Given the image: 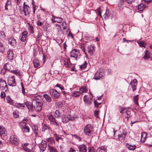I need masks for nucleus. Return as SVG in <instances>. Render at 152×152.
Listing matches in <instances>:
<instances>
[{"instance_id": "obj_62", "label": "nucleus", "mask_w": 152, "mask_h": 152, "mask_svg": "<svg viewBox=\"0 0 152 152\" xmlns=\"http://www.w3.org/2000/svg\"><path fill=\"white\" fill-rule=\"evenodd\" d=\"M84 46H85V44L83 43L81 45V47L82 48V49L83 51L84 52H85V54L86 55V53L85 52V48H84Z\"/></svg>"}, {"instance_id": "obj_24", "label": "nucleus", "mask_w": 152, "mask_h": 152, "mask_svg": "<svg viewBox=\"0 0 152 152\" xmlns=\"http://www.w3.org/2000/svg\"><path fill=\"white\" fill-rule=\"evenodd\" d=\"M126 146L129 150L131 151L134 150L136 148V145H132L131 144L126 143Z\"/></svg>"}, {"instance_id": "obj_13", "label": "nucleus", "mask_w": 152, "mask_h": 152, "mask_svg": "<svg viewBox=\"0 0 152 152\" xmlns=\"http://www.w3.org/2000/svg\"><path fill=\"white\" fill-rule=\"evenodd\" d=\"M24 104L25 105H26L29 111H31V112L33 111L34 110V105L33 103H31L30 102L27 101Z\"/></svg>"}, {"instance_id": "obj_49", "label": "nucleus", "mask_w": 152, "mask_h": 152, "mask_svg": "<svg viewBox=\"0 0 152 152\" xmlns=\"http://www.w3.org/2000/svg\"><path fill=\"white\" fill-rule=\"evenodd\" d=\"M56 86L59 88L61 90H63L64 89V87L62 86V85L58 83L56 85Z\"/></svg>"}, {"instance_id": "obj_21", "label": "nucleus", "mask_w": 152, "mask_h": 152, "mask_svg": "<svg viewBox=\"0 0 152 152\" xmlns=\"http://www.w3.org/2000/svg\"><path fill=\"white\" fill-rule=\"evenodd\" d=\"M21 123H23V124L24 125L22 128V130L24 132H29L30 129L29 127L26 125V122H21Z\"/></svg>"}, {"instance_id": "obj_17", "label": "nucleus", "mask_w": 152, "mask_h": 152, "mask_svg": "<svg viewBox=\"0 0 152 152\" xmlns=\"http://www.w3.org/2000/svg\"><path fill=\"white\" fill-rule=\"evenodd\" d=\"M78 148L80 152H87V147L84 144L79 145Z\"/></svg>"}, {"instance_id": "obj_14", "label": "nucleus", "mask_w": 152, "mask_h": 152, "mask_svg": "<svg viewBox=\"0 0 152 152\" xmlns=\"http://www.w3.org/2000/svg\"><path fill=\"white\" fill-rule=\"evenodd\" d=\"M7 54L8 58L10 60H12L14 55L13 50L11 49H9L7 51Z\"/></svg>"}, {"instance_id": "obj_41", "label": "nucleus", "mask_w": 152, "mask_h": 152, "mask_svg": "<svg viewBox=\"0 0 152 152\" xmlns=\"http://www.w3.org/2000/svg\"><path fill=\"white\" fill-rule=\"evenodd\" d=\"M106 12L104 15V18L105 19H107L109 18L110 16L109 11L108 8L106 9Z\"/></svg>"}, {"instance_id": "obj_12", "label": "nucleus", "mask_w": 152, "mask_h": 152, "mask_svg": "<svg viewBox=\"0 0 152 152\" xmlns=\"http://www.w3.org/2000/svg\"><path fill=\"white\" fill-rule=\"evenodd\" d=\"M46 147L47 142L45 141H42L39 145V147L41 152H43L45 150Z\"/></svg>"}, {"instance_id": "obj_55", "label": "nucleus", "mask_w": 152, "mask_h": 152, "mask_svg": "<svg viewBox=\"0 0 152 152\" xmlns=\"http://www.w3.org/2000/svg\"><path fill=\"white\" fill-rule=\"evenodd\" d=\"M12 72L18 75H20V72L19 71H18V70H14L12 71Z\"/></svg>"}, {"instance_id": "obj_26", "label": "nucleus", "mask_w": 152, "mask_h": 152, "mask_svg": "<svg viewBox=\"0 0 152 152\" xmlns=\"http://www.w3.org/2000/svg\"><path fill=\"white\" fill-rule=\"evenodd\" d=\"M151 54V53L150 51L147 50L145 52V55L143 58L145 59H148L150 58Z\"/></svg>"}, {"instance_id": "obj_29", "label": "nucleus", "mask_w": 152, "mask_h": 152, "mask_svg": "<svg viewBox=\"0 0 152 152\" xmlns=\"http://www.w3.org/2000/svg\"><path fill=\"white\" fill-rule=\"evenodd\" d=\"M64 64L66 67H69L71 64L70 59L67 58L65 60Z\"/></svg>"}, {"instance_id": "obj_59", "label": "nucleus", "mask_w": 152, "mask_h": 152, "mask_svg": "<svg viewBox=\"0 0 152 152\" xmlns=\"http://www.w3.org/2000/svg\"><path fill=\"white\" fill-rule=\"evenodd\" d=\"M97 11L99 15H101V12L102 11L101 10V8L100 7H99L97 10Z\"/></svg>"}, {"instance_id": "obj_42", "label": "nucleus", "mask_w": 152, "mask_h": 152, "mask_svg": "<svg viewBox=\"0 0 152 152\" xmlns=\"http://www.w3.org/2000/svg\"><path fill=\"white\" fill-rule=\"evenodd\" d=\"M87 91V89L84 87H82L79 89V92L80 93V94H83V93L86 92Z\"/></svg>"}, {"instance_id": "obj_63", "label": "nucleus", "mask_w": 152, "mask_h": 152, "mask_svg": "<svg viewBox=\"0 0 152 152\" xmlns=\"http://www.w3.org/2000/svg\"><path fill=\"white\" fill-rule=\"evenodd\" d=\"M119 109L120 110H122L123 111H124L125 110H126V108L125 107H123L121 106H120L119 108Z\"/></svg>"}, {"instance_id": "obj_2", "label": "nucleus", "mask_w": 152, "mask_h": 152, "mask_svg": "<svg viewBox=\"0 0 152 152\" xmlns=\"http://www.w3.org/2000/svg\"><path fill=\"white\" fill-rule=\"evenodd\" d=\"M104 75V69L102 68H100L96 73L93 79L96 80H99L100 78L102 79Z\"/></svg>"}, {"instance_id": "obj_48", "label": "nucleus", "mask_w": 152, "mask_h": 152, "mask_svg": "<svg viewBox=\"0 0 152 152\" xmlns=\"http://www.w3.org/2000/svg\"><path fill=\"white\" fill-rule=\"evenodd\" d=\"M88 152H95V150L93 147H89L88 148Z\"/></svg>"}, {"instance_id": "obj_43", "label": "nucleus", "mask_w": 152, "mask_h": 152, "mask_svg": "<svg viewBox=\"0 0 152 152\" xmlns=\"http://www.w3.org/2000/svg\"><path fill=\"white\" fill-rule=\"evenodd\" d=\"M45 141H46V142H47L51 144L54 141V140L52 137H49L46 138Z\"/></svg>"}, {"instance_id": "obj_19", "label": "nucleus", "mask_w": 152, "mask_h": 152, "mask_svg": "<svg viewBox=\"0 0 152 152\" xmlns=\"http://www.w3.org/2000/svg\"><path fill=\"white\" fill-rule=\"evenodd\" d=\"M9 43L12 46H15L16 45V40L13 37L10 38L8 39Z\"/></svg>"}, {"instance_id": "obj_5", "label": "nucleus", "mask_w": 152, "mask_h": 152, "mask_svg": "<svg viewBox=\"0 0 152 152\" xmlns=\"http://www.w3.org/2000/svg\"><path fill=\"white\" fill-rule=\"evenodd\" d=\"M23 11L25 16L28 17L31 12L30 8L24 2L23 6Z\"/></svg>"}, {"instance_id": "obj_32", "label": "nucleus", "mask_w": 152, "mask_h": 152, "mask_svg": "<svg viewBox=\"0 0 152 152\" xmlns=\"http://www.w3.org/2000/svg\"><path fill=\"white\" fill-rule=\"evenodd\" d=\"M137 43L140 47H145V45H146V43L145 42H142L141 41H137Z\"/></svg>"}, {"instance_id": "obj_20", "label": "nucleus", "mask_w": 152, "mask_h": 152, "mask_svg": "<svg viewBox=\"0 0 152 152\" xmlns=\"http://www.w3.org/2000/svg\"><path fill=\"white\" fill-rule=\"evenodd\" d=\"M7 133L5 129L2 126L0 127V136H5L6 135Z\"/></svg>"}, {"instance_id": "obj_53", "label": "nucleus", "mask_w": 152, "mask_h": 152, "mask_svg": "<svg viewBox=\"0 0 152 152\" xmlns=\"http://www.w3.org/2000/svg\"><path fill=\"white\" fill-rule=\"evenodd\" d=\"M72 136L74 137H75V138L78 139L79 141H81V138L80 137L77 135L76 134H75L74 135H72Z\"/></svg>"}, {"instance_id": "obj_57", "label": "nucleus", "mask_w": 152, "mask_h": 152, "mask_svg": "<svg viewBox=\"0 0 152 152\" xmlns=\"http://www.w3.org/2000/svg\"><path fill=\"white\" fill-rule=\"evenodd\" d=\"M99 148L101 150H103L104 152H106V148L104 146H102L99 147Z\"/></svg>"}, {"instance_id": "obj_28", "label": "nucleus", "mask_w": 152, "mask_h": 152, "mask_svg": "<svg viewBox=\"0 0 152 152\" xmlns=\"http://www.w3.org/2000/svg\"><path fill=\"white\" fill-rule=\"evenodd\" d=\"M146 6L143 4H141L138 5V10L139 11H142L146 7Z\"/></svg>"}, {"instance_id": "obj_52", "label": "nucleus", "mask_w": 152, "mask_h": 152, "mask_svg": "<svg viewBox=\"0 0 152 152\" xmlns=\"http://www.w3.org/2000/svg\"><path fill=\"white\" fill-rule=\"evenodd\" d=\"M28 29L30 33H34V27L32 26H31V25L29 26V27L28 28Z\"/></svg>"}, {"instance_id": "obj_40", "label": "nucleus", "mask_w": 152, "mask_h": 152, "mask_svg": "<svg viewBox=\"0 0 152 152\" xmlns=\"http://www.w3.org/2000/svg\"><path fill=\"white\" fill-rule=\"evenodd\" d=\"M15 105L17 107L19 108L24 107H25L24 104L15 103Z\"/></svg>"}, {"instance_id": "obj_30", "label": "nucleus", "mask_w": 152, "mask_h": 152, "mask_svg": "<svg viewBox=\"0 0 152 152\" xmlns=\"http://www.w3.org/2000/svg\"><path fill=\"white\" fill-rule=\"evenodd\" d=\"M49 129H50L48 126L45 124L44 125L42 128V131L48 132L49 131Z\"/></svg>"}, {"instance_id": "obj_6", "label": "nucleus", "mask_w": 152, "mask_h": 152, "mask_svg": "<svg viewBox=\"0 0 152 152\" xmlns=\"http://www.w3.org/2000/svg\"><path fill=\"white\" fill-rule=\"evenodd\" d=\"M10 142L11 143L16 146L19 144V140L15 135H12L10 136Z\"/></svg>"}, {"instance_id": "obj_35", "label": "nucleus", "mask_w": 152, "mask_h": 152, "mask_svg": "<svg viewBox=\"0 0 152 152\" xmlns=\"http://www.w3.org/2000/svg\"><path fill=\"white\" fill-rule=\"evenodd\" d=\"M138 95L135 96L133 97V100H134V102L135 103V104L137 106H139V104L138 102Z\"/></svg>"}, {"instance_id": "obj_54", "label": "nucleus", "mask_w": 152, "mask_h": 152, "mask_svg": "<svg viewBox=\"0 0 152 152\" xmlns=\"http://www.w3.org/2000/svg\"><path fill=\"white\" fill-rule=\"evenodd\" d=\"M28 35V32L27 31H24L22 33V35L26 37H27Z\"/></svg>"}, {"instance_id": "obj_38", "label": "nucleus", "mask_w": 152, "mask_h": 152, "mask_svg": "<svg viewBox=\"0 0 152 152\" xmlns=\"http://www.w3.org/2000/svg\"><path fill=\"white\" fill-rule=\"evenodd\" d=\"M54 137L55 138L56 140L58 142H59V140L62 139L60 135H58L56 133L54 134Z\"/></svg>"}, {"instance_id": "obj_25", "label": "nucleus", "mask_w": 152, "mask_h": 152, "mask_svg": "<svg viewBox=\"0 0 152 152\" xmlns=\"http://www.w3.org/2000/svg\"><path fill=\"white\" fill-rule=\"evenodd\" d=\"M147 135V134L145 132H143L141 134V142H144L145 140L146 139V137Z\"/></svg>"}, {"instance_id": "obj_3", "label": "nucleus", "mask_w": 152, "mask_h": 152, "mask_svg": "<svg viewBox=\"0 0 152 152\" xmlns=\"http://www.w3.org/2000/svg\"><path fill=\"white\" fill-rule=\"evenodd\" d=\"M93 126L91 125H87L84 128V133L86 135L90 136L93 131Z\"/></svg>"}, {"instance_id": "obj_39", "label": "nucleus", "mask_w": 152, "mask_h": 152, "mask_svg": "<svg viewBox=\"0 0 152 152\" xmlns=\"http://www.w3.org/2000/svg\"><path fill=\"white\" fill-rule=\"evenodd\" d=\"M80 95V93L79 91H73L71 95L73 96L77 97L79 96Z\"/></svg>"}, {"instance_id": "obj_61", "label": "nucleus", "mask_w": 152, "mask_h": 152, "mask_svg": "<svg viewBox=\"0 0 152 152\" xmlns=\"http://www.w3.org/2000/svg\"><path fill=\"white\" fill-rule=\"evenodd\" d=\"M99 111L96 110L94 112V115L95 116L96 118H98V114Z\"/></svg>"}, {"instance_id": "obj_15", "label": "nucleus", "mask_w": 152, "mask_h": 152, "mask_svg": "<svg viewBox=\"0 0 152 152\" xmlns=\"http://www.w3.org/2000/svg\"><path fill=\"white\" fill-rule=\"evenodd\" d=\"M34 67L36 68H38L41 67L40 61L37 58H35L33 61Z\"/></svg>"}, {"instance_id": "obj_47", "label": "nucleus", "mask_w": 152, "mask_h": 152, "mask_svg": "<svg viewBox=\"0 0 152 152\" xmlns=\"http://www.w3.org/2000/svg\"><path fill=\"white\" fill-rule=\"evenodd\" d=\"M87 62L85 61L84 63L82 65L80 66V68L81 69L86 68L87 66Z\"/></svg>"}, {"instance_id": "obj_45", "label": "nucleus", "mask_w": 152, "mask_h": 152, "mask_svg": "<svg viewBox=\"0 0 152 152\" xmlns=\"http://www.w3.org/2000/svg\"><path fill=\"white\" fill-rule=\"evenodd\" d=\"M33 129L34 131V133L36 134V135H37L38 134V127L37 126H34V128H33Z\"/></svg>"}, {"instance_id": "obj_22", "label": "nucleus", "mask_w": 152, "mask_h": 152, "mask_svg": "<svg viewBox=\"0 0 152 152\" xmlns=\"http://www.w3.org/2000/svg\"><path fill=\"white\" fill-rule=\"evenodd\" d=\"M70 119L65 115H63L62 116V121L64 123H67L69 121Z\"/></svg>"}, {"instance_id": "obj_27", "label": "nucleus", "mask_w": 152, "mask_h": 152, "mask_svg": "<svg viewBox=\"0 0 152 152\" xmlns=\"http://www.w3.org/2000/svg\"><path fill=\"white\" fill-rule=\"evenodd\" d=\"M43 97L48 102H51L52 98L49 95L46 94H45L43 95Z\"/></svg>"}, {"instance_id": "obj_18", "label": "nucleus", "mask_w": 152, "mask_h": 152, "mask_svg": "<svg viewBox=\"0 0 152 152\" xmlns=\"http://www.w3.org/2000/svg\"><path fill=\"white\" fill-rule=\"evenodd\" d=\"M94 47L93 45H89L88 46V52L89 54L92 56L94 52Z\"/></svg>"}, {"instance_id": "obj_7", "label": "nucleus", "mask_w": 152, "mask_h": 152, "mask_svg": "<svg viewBox=\"0 0 152 152\" xmlns=\"http://www.w3.org/2000/svg\"><path fill=\"white\" fill-rule=\"evenodd\" d=\"M50 93L52 97L55 99H58L60 96V93L53 89L50 90Z\"/></svg>"}, {"instance_id": "obj_56", "label": "nucleus", "mask_w": 152, "mask_h": 152, "mask_svg": "<svg viewBox=\"0 0 152 152\" xmlns=\"http://www.w3.org/2000/svg\"><path fill=\"white\" fill-rule=\"evenodd\" d=\"M85 37L86 40L91 41L93 40L92 37H91L89 36H86Z\"/></svg>"}, {"instance_id": "obj_31", "label": "nucleus", "mask_w": 152, "mask_h": 152, "mask_svg": "<svg viewBox=\"0 0 152 152\" xmlns=\"http://www.w3.org/2000/svg\"><path fill=\"white\" fill-rule=\"evenodd\" d=\"M55 105L56 107L58 108H61L63 106V102L61 101L56 102V103Z\"/></svg>"}, {"instance_id": "obj_64", "label": "nucleus", "mask_w": 152, "mask_h": 152, "mask_svg": "<svg viewBox=\"0 0 152 152\" xmlns=\"http://www.w3.org/2000/svg\"><path fill=\"white\" fill-rule=\"evenodd\" d=\"M13 115L14 116L15 118H17L18 116V114L16 113V112H14L13 113Z\"/></svg>"}, {"instance_id": "obj_51", "label": "nucleus", "mask_w": 152, "mask_h": 152, "mask_svg": "<svg viewBox=\"0 0 152 152\" xmlns=\"http://www.w3.org/2000/svg\"><path fill=\"white\" fill-rule=\"evenodd\" d=\"M5 35L3 31L0 32V37L1 38H4L5 37Z\"/></svg>"}, {"instance_id": "obj_34", "label": "nucleus", "mask_w": 152, "mask_h": 152, "mask_svg": "<svg viewBox=\"0 0 152 152\" xmlns=\"http://www.w3.org/2000/svg\"><path fill=\"white\" fill-rule=\"evenodd\" d=\"M131 115V113L130 111L127 110L126 111V115L125 117L126 118L127 120L130 118Z\"/></svg>"}, {"instance_id": "obj_37", "label": "nucleus", "mask_w": 152, "mask_h": 152, "mask_svg": "<svg viewBox=\"0 0 152 152\" xmlns=\"http://www.w3.org/2000/svg\"><path fill=\"white\" fill-rule=\"evenodd\" d=\"M48 146L49 147V149L50 152H58L57 150L53 147L50 146L49 145H48Z\"/></svg>"}, {"instance_id": "obj_9", "label": "nucleus", "mask_w": 152, "mask_h": 152, "mask_svg": "<svg viewBox=\"0 0 152 152\" xmlns=\"http://www.w3.org/2000/svg\"><path fill=\"white\" fill-rule=\"evenodd\" d=\"M47 117L51 124L55 126H59L55 118L53 117L52 114H49L47 115Z\"/></svg>"}, {"instance_id": "obj_58", "label": "nucleus", "mask_w": 152, "mask_h": 152, "mask_svg": "<svg viewBox=\"0 0 152 152\" xmlns=\"http://www.w3.org/2000/svg\"><path fill=\"white\" fill-rule=\"evenodd\" d=\"M6 95L4 92L3 91H2L0 95V96L1 98H4L5 97Z\"/></svg>"}, {"instance_id": "obj_36", "label": "nucleus", "mask_w": 152, "mask_h": 152, "mask_svg": "<svg viewBox=\"0 0 152 152\" xmlns=\"http://www.w3.org/2000/svg\"><path fill=\"white\" fill-rule=\"evenodd\" d=\"M6 99L9 103L10 104H13L14 103V101L9 96H7Z\"/></svg>"}, {"instance_id": "obj_60", "label": "nucleus", "mask_w": 152, "mask_h": 152, "mask_svg": "<svg viewBox=\"0 0 152 152\" xmlns=\"http://www.w3.org/2000/svg\"><path fill=\"white\" fill-rule=\"evenodd\" d=\"M94 105L96 107H98V106L100 104H101V103H98L96 101H94Z\"/></svg>"}, {"instance_id": "obj_16", "label": "nucleus", "mask_w": 152, "mask_h": 152, "mask_svg": "<svg viewBox=\"0 0 152 152\" xmlns=\"http://www.w3.org/2000/svg\"><path fill=\"white\" fill-rule=\"evenodd\" d=\"M83 101L86 104L90 105L92 103L93 100L91 98V97L87 98V96L85 95L84 96Z\"/></svg>"}, {"instance_id": "obj_8", "label": "nucleus", "mask_w": 152, "mask_h": 152, "mask_svg": "<svg viewBox=\"0 0 152 152\" xmlns=\"http://www.w3.org/2000/svg\"><path fill=\"white\" fill-rule=\"evenodd\" d=\"M7 83L8 85L10 86H16V83L14 76H12L8 77Z\"/></svg>"}, {"instance_id": "obj_46", "label": "nucleus", "mask_w": 152, "mask_h": 152, "mask_svg": "<svg viewBox=\"0 0 152 152\" xmlns=\"http://www.w3.org/2000/svg\"><path fill=\"white\" fill-rule=\"evenodd\" d=\"M49 26V24L48 23H46L45 25L43 26V29L44 31H47L48 30V28Z\"/></svg>"}, {"instance_id": "obj_11", "label": "nucleus", "mask_w": 152, "mask_h": 152, "mask_svg": "<svg viewBox=\"0 0 152 152\" xmlns=\"http://www.w3.org/2000/svg\"><path fill=\"white\" fill-rule=\"evenodd\" d=\"M0 88L2 90H5V91H6L8 88L6 81L1 79H0Z\"/></svg>"}, {"instance_id": "obj_4", "label": "nucleus", "mask_w": 152, "mask_h": 152, "mask_svg": "<svg viewBox=\"0 0 152 152\" xmlns=\"http://www.w3.org/2000/svg\"><path fill=\"white\" fill-rule=\"evenodd\" d=\"M126 135V132L124 130H123L117 136H114L115 139L121 142H124L125 140Z\"/></svg>"}, {"instance_id": "obj_23", "label": "nucleus", "mask_w": 152, "mask_h": 152, "mask_svg": "<svg viewBox=\"0 0 152 152\" xmlns=\"http://www.w3.org/2000/svg\"><path fill=\"white\" fill-rule=\"evenodd\" d=\"M28 145V143H25L22 145L23 149L26 152H31V150L28 148L27 146Z\"/></svg>"}, {"instance_id": "obj_33", "label": "nucleus", "mask_w": 152, "mask_h": 152, "mask_svg": "<svg viewBox=\"0 0 152 152\" xmlns=\"http://www.w3.org/2000/svg\"><path fill=\"white\" fill-rule=\"evenodd\" d=\"M55 19H56L55 21H54V20L53 19H52V21L53 23H54V22H57L58 23H61L62 22L63 20L61 18L58 17H55Z\"/></svg>"}, {"instance_id": "obj_1", "label": "nucleus", "mask_w": 152, "mask_h": 152, "mask_svg": "<svg viewBox=\"0 0 152 152\" xmlns=\"http://www.w3.org/2000/svg\"><path fill=\"white\" fill-rule=\"evenodd\" d=\"M31 97L33 99L32 103L34 104L33 108L36 112L40 111L42 110L43 105V103L40 99V97L39 96L33 95Z\"/></svg>"}, {"instance_id": "obj_10", "label": "nucleus", "mask_w": 152, "mask_h": 152, "mask_svg": "<svg viewBox=\"0 0 152 152\" xmlns=\"http://www.w3.org/2000/svg\"><path fill=\"white\" fill-rule=\"evenodd\" d=\"M70 56L77 59V57L80 56V53L79 50L76 49H73L70 52Z\"/></svg>"}, {"instance_id": "obj_44", "label": "nucleus", "mask_w": 152, "mask_h": 152, "mask_svg": "<svg viewBox=\"0 0 152 152\" xmlns=\"http://www.w3.org/2000/svg\"><path fill=\"white\" fill-rule=\"evenodd\" d=\"M130 84L132 86L133 85H137V80L135 79L133 80H132Z\"/></svg>"}, {"instance_id": "obj_50", "label": "nucleus", "mask_w": 152, "mask_h": 152, "mask_svg": "<svg viewBox=\"0 0 152 152\" xmlns=\"http://www.w3.org/2000/svg\"><path fill=\"white\" fill-rule=\"evenodd\" d=\"M55 116L56 117H58L60 116V113L59 110H56L55 112Z\"/></svg>"}]
</instances>
